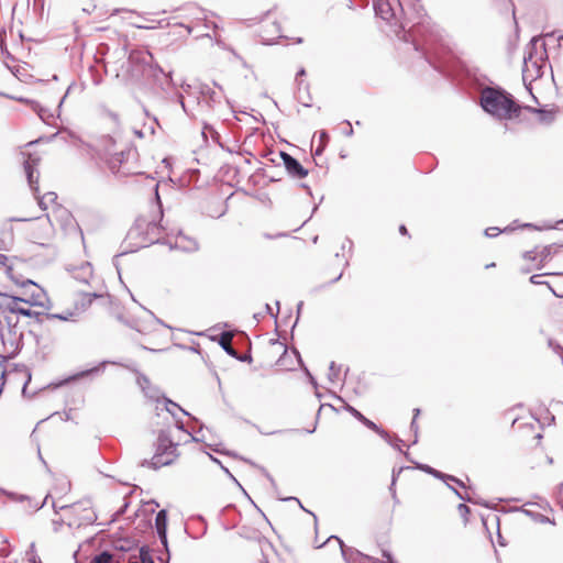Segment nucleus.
Instances as JSON below:
<instances>
[{
    "mask_svg": "<svg viewBox=\"0 0 563 563\" xmlns=\"http://www.w3.org/2000/svg\"><path fill=\"white\" fill-rule=\"evenodd\" d=\"M23 155L26 156L24 159V170L26 174L27 183L31 188V190L36 196V199L38 201V206L43 210H47L52 208V217L55 221H62L64 224H69L73 221L71 213L64 207H62L58 202V196L54 191H48L44 194L43 196H40V186H38V178L40 173L37 170V166L41 163V154L37 151H29L23 153Z\"/></svg>",
    "mask_w": 563,
    "mask_h": 563,
    "instance_id": "1",
    "label": "nucleus"
},
{
    "mask_svg": "<svg viewBox=\"0 0 563 563\" xmlns=\"http://www.w3.org/2000/svg\"><path fill=\"white\" fill-rule=\"evenodd\" d=\"M106 155L107 165L114 175L128 177L143 173L140 154L132 145H118L111 142Z\"/></svg>",
    "mask_w": 563,
    "mask_h": 563,
    "instance_id": "2",
    "label": "nucleus"
},
{
    "mask_svg": "<svg viewBox=\"0 0 563 563\" xmlns=\"http://www.w3.org/2000/svg\"><path fill=\"white\" fill-rule=\"evenodd\" d=\"M481 103L485 111L500 119L519 117L521 111V107L509 95L494 88H486L482 91Z\"/></svg>",
    "mask_w": 563,
    "mask_h": 563,
    "instance_id": "3",
    "label": "nucleus"
},
{
    "mask_svg": "<svg viewBox=\"0 0 563 563\" xmlns=\"http://www.w3.org/2000/svg\"><path fill=\"white\" fill-rule=\"evenodd\" d=\"M165 228L146 217H140L129 230L128 236L137 245L145 246L159 241L164 235Z\"/></svg>",
    "mask_w": 563,
    "mask_h": 563,
    "instance_id": "4",
    "label": "nucleus"
},
{
    "mask_svg": "<svg viewBox=\"0 0 563 563\" xmlns=\"http://www.w3.org/2000/svg\"><path fill=\"white\" fill-rule=\"evenodd\" d=\"M54 507L59 509L60 519L69 527H80L84 525L92 523L95 514L88 503L77 501L71 505L54 504Z\"/></svg>",
    "mask_w": 563,
    "mask_h": 563,
    "instance_id": "5",
    "label": "nucleus"
},
{
    "mask_svg": "<svg viewBox=\"0 0 563 563\" xmlns=\"http://www.w3.org/2000/svg\"><path fill=\"white\" fill-rule=\"evenodd\" d=\"M179 456L178 445L165 433H161L157 439L156 451L151 461L145 462L148 467L154 470L173 464Z\"/></svg>",
    "mask_w": 563,
    "mask_h": 563,
    "instance_id": "6",
    "label": "nucleus"
},
{
    "mask_svg": "<svg viewBox=\"0 0 563 563\" xmlns=\"http://www.w3.org/2000/svg\"><path fill=\"white\" fill-rule=\"evenodd\" d=\"M21 289L20 298L24 305L29 307H37L45 309L48 305V297L46 291L36 283L29 279L24 285L19 287Z\"/></svg>",
    "mask_w": 563,
    "mask_h": 563,
    "instance_id": "7",
    "label": "nucleus"
},
{
    "mask_svg": "<svg viewBox=\"0 0 563 563\" xmlns=\"http://www.w3.org/2000/svg\"><path fill=\"white\" fill-rule=\"evenodd\" d=\"M20 296H9L7 294H0V316L7 312L21 314L24 317H32L30 308L25 307Z\"/></svg>",
    "mask_w": 563,
    "mask_h": 563,
    "instance_id": "8",
    "label": "nucleus"
},
{
    "mask_svg": "<svg viewBox=\"0 0 563 563\" xmlns=\"http://www.w3.org/2000/svg\"><path fill=\"white\" fill-rule=\"evenodd\" d=\"M29 238L37 244L44 245L53 235L52 223L48 218H37L29 228Z\"/></svg>",
    "mask_w": 563,
    "mask_h": 563,
    "instance_id": "9",
    "label": "nucleus"
},
{
    "mask_svg": "<svg viewBox=\"0 0 563 563\" xmlns=\"http://www.w3.org/2000/svg\"><path fill=\"white\" fill-rule=\"evenodd\" d=\"M531 254H536L539 257V266H544L545 264L556 261L559 263L563 262V246L551 244L545 246H537L531 251H528V256Z\"/></svg>",
    "mask_w": 563,
    "mask_h": 563,
    "instance_id": "10",
    "label": "nucleus"
},
{
    "mask_svg": "<svg viewBox=\"0 0 563 563\" xmlns=\"http://www.w3.org/2000/svg\"><path fill=\"white\" fill-rule=\"evenodd\" d=\"M542 435L537 433L533 439L536 440L534 448L531 449L529 453H527V465L531 468L543 467L552 463V460L545 453L544 448L540 444Z\"/></svg>",
    "mask_w": 563,
    "mask_h": 563,
    "instance_id": "11",
    "label": "nucleus"
},
{
    "mask_svg": "<svg viewBox=\"0 0 563 563\" xmlns=\"http://www.w3.org/2000/svg\"><path fill=\"white\" fill-rule=\"evenodd\" d=\"M21 266H23L21 261H13L9 258V262H7V265L3 267L7 276L18 287H21L30 279L21 273Z\"/></svg>",
    "mask_w": 563,
    "mask_h": 563,
    "instance_id": "12",
    "label": "nucleus"
},
{
    "mask_svg": "<svg viewBox=\"0 0 563 563\" xmlns=\"http://www.w3.org/2000/svg\"><path fill=\"white\" fill-rule=\"evenodd\" d=\"M287 173L298 179H302L308 175V170L291 155L287 153L280 154Z\"/></svg>",
    "mask_w": 563,
    "mask_h": 563,
    "instance_id": "13",
    "label": "nucleus"
},
{
    "mask_svg": "<svg viewBox=\"0 0 563 563\" xmlns=\"http://www.w3.org/2000/svg\"><path fill=\"white\" fill-rule=\"evenodd\" d=\"M525 109L530 113L536 114L538 122L541 124L552 123L559 113V108L555 106L544 108L526 107Z\"/></svg>",
    "mask_w": 563,
    "mask_h": 563,
    "instance_id": "14",
    "label": "nucleus"
},
{
    "mask_svg": "<svg viewBox=\"0 0 563 563\" xmlns=\"http://www.w3.org/2000/svg\"><path fill=\"white\" fill-rule=\"evenodd\" d=\"M339 408L331 404H322L318 410L317 421L323 422L330 418L336 417Z\"/></svg>",
    "mask_w": 563,
    "mask_h": 563,
    "instance_id": "15",
    "label": "nucleus"
},
{
    "mask_svg": "<svg viewBox=\"0 0 563 563\" xmlns=\"http://www.w3.org/2000/svg\"><path fill=\"white\" fill-rule=\"evenodd\" d=\"M376 13L385 21H389L394 18V11L387 0H378L376 5Z\"/></svg>",
    "mask_w": 563,
    "mask_h": 563,
    "instance_id": "16",
    "label": "nucleus"
},
{
    "mask_svg": "<svg viewBox=\"0 0 563 563\" xmlns=\"http://www.w3.org/2000/svg\"><path fill=\"white\" fill-rule=\"evenodd\" d=\"M155 527L159 537L165 538L167 527V514L165 510H161L157 512L155 518Z\"/></svg>",
    "mask_w": 563,
    "mask_h": 563,
    "instance_id": "17",
    "label": "nucleus"
},
{
    "mask_svg": "<svg viewBox=\"0 0 563 563\" xmlns=\"http://www.w3.org/2000/svg\"><path fill=\"white\" fill-rule=\"evenodd\" d=\"M268 22L274 23V24H275V26H276V30H275L274 34H275L277 37L282 36V32H283V30H282V26H280V23L277 21V15H276V12H275V11H268V12L265 14V18H264V20H263V27H265V26H266V24H267Z\"/></svg>",
    "mask_w": 563,
    "mask_h": 563,
    "instance_id": "18",
    "label": "nucleus"
},
{
    "mask_svg": "<svg viewBox=\"0 0 563 563\" xmlns=\"http://www.w3.org/2000/svg\"><path fill=\"white\" fill-rule=\"evenodd\" d=\"M90 563H120L117 559H115V555L108 552V551H104V552H101L99 554H97L96 556H93L90 561Z\"/></svg>",
    "mask_w": 563,
    "mask_h": 563,
    "instance_id": "19",
    "label": "nucleus"
},
{
    "mask_svg": "<svg viewBox=\"0 0 563 563\" xmlns=\"http://www.w3.org/2000/svg\"><path fill=\"white\" fill-rule=\"evenodd\" d=\"M220 345L231 355H235V351L232 347V334L224 332L220 336Z\"/></svg>",
    "mask_w": 563,
    "mask_h": 563,
    "instance_id": "20",
    "label": "nucleus"
},
{
    "mask_svg": "<svg viewBox=\"0 0 563 563\" xmlns=\"http://www.w3.org/2000/svg\"><path fill=\"white\" fill-rule=\"evenodd\" d=\"M338 401L341 404L343 408H345L349 412H351L357 420H362L365 416H363L358 410L346 404L342 398H338Z\"/></svg>",
    "mask_w": 563,
    "mask_h": 563,
    "instance_id": "21",
    "label": "nucleus"
},
{
    "mask_svg": "<svg viewBox=\"0 0 563 563\" xmlns=\"http://www.w3.org/2000/svg\"><path fill=\"white\" fill-rule=\"evenodd\" d=\"M456 510L459 516L462 518L463 523H466L468 521V515L471 512L470 507L465 504H459Z\"/></svg>",
    "mask_w": 563,
    "mask_h": 563,
    "instance_id": "22",
    "label": "nucleus"
},
{
    "mask_svg": "<svg viewBox=\"0 0 563 563\" xmlns=\"http://www.w3.org/2000/svg\"><path fill=\"white\" fill-rule=\"evenodd\" d=\"M361 422L363 424H365L367 428H369L371 430L373 431H378V427L373 422L371 421L369 419H367L366 417H364Z\"/></svg>",
    "mask_w": 563,
    "mask_h": 563,
    "instance_id": "23",
    "label": "nucleus"
},
{
    "mask_svg": "<svg viewBox=\"0 0 563 563\" xmlns=\"http://www.w3.org/2000/svg\"><path fill=\"white\" fill-rule=\"evenodd\" d=\"M129 59H130V62H131V63H135V62H137V60H140V59L144 60V59H145V56H144V54H142V53L133 52V53H131V55H130V58H129Z\"/></svg>",
    "mask_w": 563,
    "mask_h": 563,
    "instance_id": "24",
    "label": "nucleus"
},
{
    "mask_svg": "<svg viewBox=\"0 0 563 563\" xmlns=\"http://www.w3.org/2000/svg\"><path fill=\"white\" fill-rule=\"evenodd\" d=\"M523 258L526 261H529V262H533L537 264V267L540 268L541 266H539V257L536 256V254H531L530 256H528V251L523 254Z\"/></svg>",
    "mask_w": 563,
    "mask_h": 563,
    "instance_id": "25",
    "label": "nucleus"
},
{
    "mask_svg": "<svg viewBox=\"0 0 563 563\" xmlns=\"http://www.w3.org/2000/svg\"><path fill=\"white\" fill-rule=\"evenodd\" d=\"M7 262H9V257L0 253V269L7 265Z\"/></svg>",
    "mask_w": 563,
    "mask_h": 563,
    "instance_id": "26",
    "label": "nucleus"
},
{
    "mask_svg": "<svg viewBox=\"0 0 563 563\" xmlns=\"http://www.w3.org/2000/svg\"><path fill=\"white\" fill-rule=\"evenodd\" d=\"M541 277H542V275H533V276H531L530 280L533 284H540L541 283V280H540Z\"/></svg>",
    "mask_w": 563,
    "mask_h": 563,
    "instance_id": "27",
    "label": "nucleus"
},
{
    "mask_svg": "<svg viewBox=\"0 0 563 563\" xmlns=\"http://www.w3.org/2000/svg\"><path fill=\"white\" fill-rule=\"evenodd\" d=\"M306 76V70L303 68H301L298 73H297V80H299L301 77Z\"/></svg>",
    "mask_w": 563,
    "mask_h": 563,
    "instance_id": "28",
    "label": "nucleus"
},
{
    "mask_svg": "<svg viewBox=\"0 0 563 563\" xmlns=\"http://www.w3.org/2000/svg\"><path fill=\"white\" fill-rule=\"evenodd\" d=\"M399 232L404 235H407L408 234V231H407V228L405 225H400L399 227Z\"/></svg>",
    "mask_w": 563,
    "mask_h": 563,
    "instance_id": "29",
    "label": "nucleus"
},
{
    "mask_svg": "<svg viewBox=\"0 0 563 563\" xmlns=\"http://www.w3.org/2000/svg\"><path fill=\"white\" fill-rule=\"evenodd\" d=\"M30 563H42V561H41L38 558H36V556H34V555H33V556L30 559Z\"/></svg>",
    "mask_w": 563,
    "mask_h": 563,
    "instance_id": "30",
    "label": "nucleus"
},
{
    "mask_svg": "<svg viewBox=\"0 0 563 563\" xmlns=\"http://www.w3.org/2000/svg\"><path fill=\"white\" fill-rule=\"evenodd\" d=\"M143 563H154L152 560L144 561Z\"/></svg>",
    "mask_w": 563,
    "mask_h": 563,
    "instance_id": "31",
    "label": "nucleus"
},
{
    "mask_svg": "<svg viewBox=\"0 0 563 563\" xmlns=\"http://www.w3.org/2000/svg\"><path fill=\"white\" fill-rule=\"evenodd\" d=\"M493 266H495V264H494V263H493V264H489V265H486V267H493Z\"/></svg>",
    "mask_w": 563,
    "mask_h": 563,
    "instance_id": "32",
    "label": "nucleus"
},
{
    "mask_svg": "<svg viewBox=\"0 0 563 563\" xmlns=\"http://www.w3.org/2000/svg\"><path fill=\"white\" fill-rule=\"evenodd\" d=\"M130 563H137V562H130Z\"/></svg>",
    "mask_w": 563,
    "mask_h": 563,
    "instance_id": "33",
    "label": "nucleus"
}]
</instances>
